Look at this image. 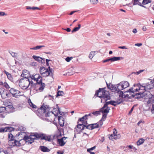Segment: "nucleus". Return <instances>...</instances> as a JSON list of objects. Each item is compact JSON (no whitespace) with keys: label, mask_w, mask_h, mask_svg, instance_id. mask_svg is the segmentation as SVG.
<instances>
[{"label":"nucleus","mask_w":154,"mask_h":154,"mask_svg":"<svg viewBox=\"0 0 154 154\" xmlns=\"http://www.w3.org/2000/svg\"><path fill=\"white\" fill-rule=\"evenodd\" d=\"M146 88L144 84L141 85L140 83H138L136 85H134V87L131 88L127 92L134 93V91L137 92L140 91V94H144L145 93L144 92L146 91Z\"/></svg>","instance_id":"f257e3e1"},{"label":"nucleus","mask_w":154,"mask_h":154,"mask_svg":"<svg viewBox=\"0 0 154 154\" xmlns=\"http://www.w3.org/2000/svg\"><path fill=\"white\" fill-rule=\"evenodd\" d=\"M33 84L32 80H30L29 79H21L20 80L19 83V86L23 89H26L28 88L30 84L31 86Z\"/></svg>","instance_id":"f03ea898"},{"label":"nucleus","mask_w":154,"mask_h":154,"mask_svg":"<svg viewBox=\"0 0 154 154\" xmlns=\"http://www.w3.org/2000/svg\"><path fill=\"white\" fill-rule=\"evenodd\" d=\"M49 109L48 106L43 104L38 110V112L43 116L49 117L51 115H53V113L52 112L48 111Z\"/></svg>","instance_id":"7ed1b4c3"},{"label":"nucleus","mask_w":154,"mask_h":154,"mask_svg":"<svg viewBox=\"0 0 154 154\" xmlns=\"http://www.w3.org/2000/svg\"><path fill=\"white\" fill-rule=\"evenodd\" d=\"M144 95L145 99H148L147 101V104H152L154 103V95L149 92H148L146 94H144Z\"/></svg>","instance_id":"20e7f679"},{"label":"nucleus","mask_w":154,"mask_h":154,"mask_svg":"<svg viewBox=\"0 0 154 154\" xmlns=\"http://www.w3.org/2000/svg\"><path fill=\"white\" fill-rule=\"evenodd\" d=\"M40 72L41 74L44 77H47L50 75V72L48 69L43 67L40 68Z\"/></svg>","instance_id":"39448f33"},{"label":"nucleus","mask_w":154,"mask_h":154,"mask_svg":"<svg viewBox=\"0 0 154 154\" xmlns=\"http://www.w3.org/2000/svg\"><path fill=\"white\" fill-rule=\"evenodd\" d=\"M85 129V125L83 124H78L76 126L75 128V132L77 134L80 133L82 131Z\"/></svg>","instance_id":"423d86ee"},{"label":"nucleus","mask_w":154,"mask_h":154,"mask_svg":"<svg viewBox=\"0 0 154 154\" xmlns=\"http://www.w3.org/2000/svg\"><path fill=\"white\" fill-rule=\"evenodd\" d=\"M10 92L12 94L13 96L16 98L18 97V96H20L21 92L18 90L14 89V88H11L10 90Z\"/></svg>","instance_id":"0eeeda50"},{"label":"nucleus","mask_w":154,"mask_h":154,"mask_svg":"<svg viewBox=\"0 0 154 154\" xmlns=\"http://www.w3.org/2000/svg\"><path fill=\"white\" fill-rule=\"evenodd\" d=\"M102 96H98V97L102 98L106 102L108 100L110 99V94L109 91L105 90Z\"/></svg>","instance_id":"6e6552de"},{"label":"nucleus","mask_w":154,"mask_h":154,"mask_svg":"<svg viewBox=\"0 0 154 154\" xmlns=\"http://www.w3.org/2000/svg\"><path fill=\"white\" fill-rule=\"evenodd\" d=\"M144 84L146 88V90L147 91L153 88L154 87V81L153 80H150L149 82Z\"/></svg>","instance_id":"1a4fd4ad"},{"label":"nucleus","mask_w":154,"mask_h":154,"mask_svg":"<svg viewBox=\"0 0 154 154\" xmlns=\"http://www.w3.org/2000/svg\"><path fill=\"white\" fill-rule=\"evenodd\" d=\"M35 86L36 87H38V89L40 91H42L45 87V84L42 82V81L39 82H38L35 84Z\"/></svg>","instance_id":"9d476101"},{"label":"nucleus","mask_w":154,"mask_h":154,"mask_svg":"<svg viewBox=\"0 0 154 154\" xmlns=\"http://www.w3.org/2000/svg\"><path fill=\"white\" fill-rule=\"evenodd\" d=\"M135 91H134V93H130L131 95V97H134L135 98L139 99L141 98H142L143 96H144V94H140V92H139L138 93H135Z\"/></svg>","instance_id":"9b49d317"},{"label":"nucleus","mask_w":154,"mask_h":154,"mask_svg":"<svg viewBox=\"0 0 154 154\" xmlns=\"http://www.w3.org/2000/svg\"><path fill=\"white\" fill-rule=\"evenodd\" d=\"M0 94L2 98L5 99L8 97V94L7 91L3 88H0Z\"/></svg>","instance_id":"f8f14e48"},{"label":"nucleus","mask_w":154,"mask_h":154,"mask_svg":"<svg viewBox=\"0 0 154 154\" xmlns=\"http://www.w3.org/2000/svg\"><path fill=\"white\" fill-rule=\"evenodd\" d=\"M43 134H38L35 133L33 134H31V138L32 139H39L42 137Z\"/></svg>","instance_id":"ddd939ff"},{"label":"nucleus","mask_w":154,"mask_h":154,"mask_svg":"<svg viewBox=\"0 0 154 154\" xmlns=\"http://www.w3.org/2000/svg\"><path fill=\"white\" fill-rule=\"evenodd\" d=\"M66 138L63 137L60 139H57L58 144L60 146H63L66 143Z\"/></svg>","instance_id":"4468645a"},{"label":"nucleus","mask_w":154,"mask_h":154,"mask_svg":"<svg viewBox=\"0 0 154 154\" xmlns=\"http://www.w3.org/2000/svg\"><path fill=\"white\" fill-rule=\"evenodd\" d=\"M119 85L121 86V88L124 89L129 86V84L127 81H122L119 84Z\"/></svg>","instance_id":"2eb2a0df"},{"label":"nucleus","mask_w":154,"mask_h":154,"mask_svg":"<svg viewBox=\"0 0 154 154\" xmlns=\"http://www.w3.org/2000/svg\"><path fill=\"white\" fill-rule=\"evenodd\" d=\"M107 87L108 88L113 91L116 92V85H112L110 84H107Z\"/></svg>","instance_id":"dca6fc26"},{"label":"nucleus","mask_w":154,"mask_h":154,"mask_svg":"<svg viewBox=\"0 0 154 154\" xmlns=\"http://www.w3.org/2000/svg\"><path fill=\"white\" fill-rule=\"evenodd\" d=\"M105 88H99V89L97 90L95 94L98 97V96H102L104 92H105Z\"/></svg>","instance_id":"f3484780"},{"label":"nucleus","mask_w":154,"mask_h":154,"mask_svg":"<svg viewBox=\"0 0 154 154\" xmlns=\"http://www.w3.org/2000/svg\"><path fill=\"white\" fill-rule=\"evenodd\" d=\"M142 1L143 0H134L132 1V3H133V5H138L143 6L142 5Z\"/></svg>","instance_id":"a211bd4d"},{"label":"nucleus","mask_w":154,"mask_h":154,"mask_svg":"<svg viewBox=\"0 0 154 154\" xmlns=\"http://www.w3.org/2000/svg\"><path fill=\"white\" fill-rule=\"evenodd\" d=\"M58 119L59 124L60 126L61 127L63 126L64 125V120L63 117L61 116H59Z\"/></svg>","instance_id":"6ab92c4d"},{"label":"nucleus","mask_w":154,"mask_h":154,"mask_svg":"<svg viewBox=\"0 0 154 154\" xmlns=\"http://www.w3.org/2000/svg\"><path fill=\"white\" fill-rule=\"evenodd\" d=\"M120 137V135L119 134H118L117 135H114L113 134H112L109 137V138L110 140H113L114 139H117L119 138Z\"/></svg>","instance_id":"aec40b11"},{"label":"nucleus","mask_w":154,"mask_h":154,"mask_svg":"<svg viewBox=\"0 0 154 154\" xmlns=\"http://www.w3.org/2000/svg\"><path fill=\"white\" fill-rule=\"evenodd\" d=\"M106 109L103 108V107L101 109L100 111L103 114H107L109 112V110H110V108L108 107H106Z\"/></svg>","instance_id":"412c9836"},{"label":"nucleus","mask_w":154,"mask_h":154,"mask_svg":"<svg viewBox=\"0 0 154 154\" xmlns=\"http://www.w3.org/2000/svg\"><path fill=\"white\" fill-rule=\"evenodd\" d=\"M114 103H115L114 101L111 100L109 101L106 102V103L104 104V106L103 107V108H105L106 107H108V105L109 104H111L113 106H115V105L113 104Z\"/></svg>","instance_id":"4be33fe9"},{"label":"nucleus","mask_w":154,"mask_h":154,"mask_svg":"<svg viewBox=\"0 0 154 154\" xmlns=\"http://www.w3.org/2000/svg\"><path fill=\"white\" fill-rule=\"evenodd\" d=\"M34 75L36 79V82H39L40 81H42V78L41 77L39 74H34Z\"/></svg>","instance_id":"5701e85b"},{"label":"nucleus","mask_w":154,"mask_h":154,"mask_svg":"<svg viewBox=\"0 0 154 154\" xmlns=\"http://www.w3.org/2000/svg\"><path fill=\"white\" fill-rule=\"evenodd\" d=\"M41 140H45L48 141H51V137L46 135L43 134L42 137L41 138Z\"/></svg>","instance_id":"b1692460"},{"label":"nucleus","mask_w":154,"mask_h":154,"mask_svg":"<svg viewBox=\"0 0 154 154\" xmlns=\"http://www.w3.org/2000/svg\"><path fill=\"white\" fill-rule=\"evenodd\" d=\"M39 149L41 150L43 152H48L50 151L47 147L44 146H40L39 147Z\"/></svg>","instance_id":"393cba45"},{"label":"nucleus","mask_w":154,"mask_h":154,"mask_svg":"<svg viewBox=\"0 0 154 154\" xmlns=\"http://www.w3.org/2000/svg\"><path fill=\"white\" fill-rule=\"evenodd\" d=\"M100 52V50L97 51H91L90 52L89 56V58L90 59H91L95 55V53H96Z\"/></svg>","instance_id":"a878e982"},{"label":"nucleus","mask_w":154,"mask_h":154,"mask_svg":"<svg viewBox=\"0 0 154 154\" xmlns=\"http://www.w3.org/2000/svg\"><path fill=\"white\" fill-rule=\"evenodd\" d=\"M4 72L6 74V75H7V77L8 79L11 80V81H13V79L12 77L11 74H10L9 72L6 71L5 70Z\"/></svg>","instance_id":"bb28decb"},{"label":"nucleus","mask_w":154,"mask_h":154,"mask_svg":"<svg viewBox=\"0 0 154 154\" xmlns=\"http://www.w3.org/2000/svg\"><path fill=\"white\" fill-rule=\"evenodd\" d=\"M11 143H12V145L13 146H19L20 145V143L19 142L15 140H14V141L11 142Z\"/></svg>","instance_id":"cd10ccee"},{"label":"nucleus","mask_w":154,"mask_h":154,"mask_svg":"<svg viewBox=\"0 0 154 154\" xmlns=\"http://www.w3.org/2000/svg\"><path fill=\"white\" fill-rule=\"evenodd\" d=\"M0 85H3V86L7 89H8L10 88L9 85L6 82H5L3 83L2 82H0Z\"/></svg>","instance_id":"c85d7f7f"},{"label":"nucleus","mask_w":154,"mask_h":154,"mask_svg":"<svg viewBox=\"0 0 154 154\" xmlns=\"http://www.w3.org/2000/svg\"><path fill=\"white\" fill-rule=\"evenodd\" d=\"M28 101L30 106L32 108H36V106L33 104L30 99L28 100Z\"/></svg>","instance_id":"c756f323"},{"label":"nucleus","mask_w":154,"mask_h":154,"mask_svg":"<svg viewBox=\"0 0 154 154\" xmlns=\"http://www.w3.org/2000/svg\"><path fill=\"white\" fill-rule=\"evenodd\" d=\"M121 57H113L111 58V60L112 62H113L119 60L121 59Z\"/></svg>","instance_id":"7c9ffc66"},{"label":"nucleus","mask_w":154,"mask_h":154,"mask_svg":"<svg viewBox=\"0 0 154 154\" xmlns=\"http://www.w3.org/2000/svg\"><path fill=\"white\" fill-rule=\"evenodd\" d=\"M8 137L9 140L10 141V142H11L12 141H14V136L11 133L8 134Z\"/></svg>","instance_id":"2f4dec72"},{"label":"nucleus","mask_w":154,"mask_h":154,"mask_svg":"<svg viewBox=\"0 0 154 154\" xmlns=\"http://www.w3.org/2000/svg\"><path fill=\"white\" fill-rule=\"evenodd\" d=\"M144 141V140L143 138L140 139L137 142V145H140L142 144Z\"/></svg>","instance_id":"473e14b6"},{"label":"nucleus","mask_w":154,"mask_h":154,"mask_svg":"<svg viewBox=\"0 0 154 154\" xmlns=\"http://www.w3.org/2000/svg\"><path fill=\"white\" fill-rule=\"evenodd\" d=\"M81 26L80 24H78V27L74 28L73 30L72 31V32L73 33L74 32L78 31L80 28Z\"/></svg>","instance_id":"72a5a7b5"},{"label":"nucleus","mask_w":154,"mask_h":154,"mask_svg":"<svg viewBox=\"0 0 154 154\" xmlns=\"http://www.w3.org/2000/svg\"><path fill=\"white\" fill-rule=\"evenodd\" d=\"M64 94L63 91H58L57 94L56 95V97L59 96H62Z\"/></svg>","instance_id":"f704fd0d"},{"label":"nucleus","mask_w":154,"mask_h":154,"mask_svg":"<svg viewBox=\"0 0 154 154\" xmlns=\"http://www.w3.org/2000/svg\"><path fill=\"white\" fill-rule=\"evenodd\" d=\"M95 147H96V146H95L92 148H91L89 149H87V151L88 152H89L91 154H95V153L94 152H91V150H93L94 149H95Z\"/></svg>","instance_id":"c9c22d12"},{"label":"nucleus","mask_w":154,"mask_h":154,"mask_svg":"<svg viewBox=\"0 0 154 154\" xmlns=\"http://www.w3.org/2000/svg\"><path fill=\"white\" fill-rule=\"evenodd\" d=\"M88 119V118H87V115H85L83 117H82L81 118H80L78 120V121H81L83 122L86 119Z\"/></svg>","instance_id":"e433bc0d"},{"label":"nucleus","mask_w":154,"mask_h":154,"mask_svg":"<svg viewBox=\"0 0 154 154\" xmlns=\"http://www.w3.org/2000/svg\"><path fill=\"white\" fill-rule=\"evenodd\" d=\"M9 53L13 57L15 58L17 57V54L16 53L11 52H9Z\"/></svg>","instance_id":"4c0bfd02"},{"label":"nucleus","mask_w":154,"mask_h":154,"mask_svg":"<svg viewBox=\"0 0 154 154\" xmlns=\"http://www.w3.org/2000/svg\"><path fill=\"white\" fill-rule=\"evenodd\" d=\"M151 0H143L142 4L143 5H146L149 3H151Z\"/></svg>","instance_id":"58836bf2"},{"label":"nucleus","mask_w":154,"mask_h":154,"mask_svg":"<svg viewBox=\"0 0 154 154\" xmlns=\"http://www.w3.org/2000/svg\"><path fill=\"white\" fill-rule=\"evenodd\" d=\"M99 124L97 123L91 124L92 129L98 127Z\"/></svg>","instance_id":"ea45409f"},{"label":"nucleus","mask_w":154,"mask_h":154,"mask_svg":"<svg viewBox=\"0 0 154 154\" xmlns=\"http://www.w3.org/2000/svg\"><path fill=\"white\" fill-rule=\"evenodd\" d=\"M0 153H4L5 154H8V152L6 150H5L3 149H0Z\"/></svg>","instance_id":"a19ab883"},{"label":"nucleus","mask_w":154,"mask_h":154,"mask_svg":"<svg viewBox=\"0 0 154 154\" xmlns=\"http://www.w3.org/2000/svg\"><path fill=\"white\" fill-rule=\"evenodd\" d=\"M48 69H49V72H50V75L51 77H53V73L52 72L53 69L52 68H51L50 66L48 67Z\"/></svg>","instance_id":"79ce46f5"},{"label":"nucleus","mask_w":154,"mask_h":154,"mask_svg":"<svg viewBox=\"0 0 154 154\" xmlns=\"http://www.w3.org/2000/svg\"><path fill=\"white\" fill-rule=\"evenodd\" d=\"M6 108L5 107L2 106L0 107V113L6 111Z\"/></svg>","instance_id":"37998d69"},{"label":"nucleus","mask_w":154,"mask_h":154,"mask_svg":"<svg viewBox=\"0 0 154 154\" xmlns=\"http://www.w3.org/2000/svg\"><path fill=\"white\" fill-rule=\"evenodd\" d=\"M101 112L100 110L99 111H96L94 112H93V116L94 115L96 116H97L100 114V112Z\"/></svg>","instance_id":"c03bdc74"},{"label":"nucleus","mask_w":154,"mask_h":154,"mask_svg":"<svg viewBox=\"0 0 154 154\" xmlns=\"http://www.w3.org/2000/svg\"><path fill=\"white\" fill-rule=\"evenodd\" d=\"M116 91L120 90H122L123 89L122 88H121V86L120 85H119V84H117V85H116Z\"/></svg>","instance_id":"a18cd8bd"},{"label":"nucleus","mask_w":154,"mask_h":154,"mask_svg":"<svg viewBox=\"0 0 154 154\" xmlns=\"http://www.w3.org/2000/svg\"><path fill=\"white\" fill-rule=\"evenodd\" d=\"M31 135H30L29 136H25L23 138V140H25V141L28 140H29L30 139H31Z\"/></svg>","instance_id":"49530a36"},{"label":"nucleus","mask_w":154,"mask_h":154,"mask_svg":"<svg viewBox=\"0 0 154 154\" xmlns=\"http://www.w3.org/2000/svg\"><path fill=\"white\" fill-rule=\"evenodd\" d=\"M34 139H30L26 141V143L28 144H31L34 142Z\"/></svg>","instance_id":"de8ad7c7"},{"label":"nucleus","mask_w":154,"mask_h":154,"mask_svg":"<svg viewBox=\"0 0 154 154\" xmlns=\"http://www.w3.org/2000/svg\"><path fill=\"white\" fill-rule=\"evenodd\" d=\"M88 129L89 130H92V128L91 124H90L88 125H85V129Z\"/></svg>","instance_id":"09e8293b"},{"label":"nucleus","mask_w":154,"mask_h":154,"mask_svg":"<svg viewBox=\"0 0 154 154\" xmlns=\"http://www.w3.org/2000/svg\"><path fill=\"white\" fill-rule=\"evenodd\" d=\"M17 129L18 131H25V128L23 126H20Z\"/></svg>","instance_id":"8fccbe9b"},{"label":"nucleus","mask_w":154,"mask_h":154,"mask_svg":"<svg viewBox=\"0 0 154 154\" xmlns=\"http://www.w3.org/2000/svg\"><path fill=\"white\" fill-rule=\"evenodd\" d=\"M116 92L119 94V96L120 97H122L123 96V93L122 91H121V90L116 91Z\"/></svg>","instance_id":"3c124183"},{"label":"nucleus","mask_w":154,"mask_h":154,"mask_svg":"<svg viewBox=\"0 0 154 154\" xmlns=\"http://www.w3.org/2000/svg\"><path fill=\"white\" fill-rule=\"evenodd\" d=\"M127 147L129 148V149H133V151L134 150H135V148L133 146L130 145L129 146H127ZM131 151H132V150H131Z\"/></svg>","instance_id":"603ef678"},{"label":"nucleus","mask_w":154,"mask_h":154,"mask_svg":"<svg viewBox=\"0 0 154 154\" xmlns=\"http://www.w3.org/2000/svg\"><path fill=\"white\" fill-rule=\"evenodd\" d=\"M91 2L93 4H95L98 2V0H90Z\"/></svg>","instance_id":"864d4df0"},{"label":"nucleus","mask_w":154,"mask_h":154,"mask_svg":"<svg viewBox=\"0 0 154 154\" xmlns=\"http://www.w3.org/2000/svg\"><path fill=\"white\" fill-rule=\"evenodd\" d=\"M73 58V57H67L66 59H65V60H66L67 62H69Z\"/></svg>","instance_id":"5fc2aeb1"},{"label":"nucleus","mask_w":154,"mask_h":154,"mask_svg":"<svg viewBox=\"0 0 154 154\" xmlns=\"http://www.w3.org/2000/svg\"><path fill=\"white\" fill-rule=\"evenodd\" d=\"M29 78H30V79L33 80L34 81H36V79L35 78V77L34 75H31L30 77Z\"/></svg>","instance_id":"6e6d98bb"},{"label":"nucleus","mask_w":154,"mask_h":154,"mask_svg":"<svg viewBox=\"0 0 154 154\" xmlns=\"http://www.w3.org/2000/svg\"><path fill=\"white\" fill-rule=\"evenodd\" d=\"M35 47L36 50H38V49H39L42 47H44L45 46L44 45L37 46Z\"/></svg>","instance_id":"4d7b16f0"},{"label":"nucleus","mask_w":154,"mask_h":154,"mask_svg":"<svg viewBox=\"0 0 154 154\" xmlns=\"http://www.w3.org/2000/svg\"><path fill=\"white\" fill-rule=\"evenodd\" d=\"M107 114H103V117H102V119H101L100 120V121H103V119L106 118V116H107Z\"/></svg>","instance_id":"13d9d810"},{"label":"nucleus","mask_w":154,"mask_h":154,"mask_svg":"<svg viewBox=\"0 0 154 154\" xmlns=\"http://www.w3.org/2000/svg\"><path fill=\"white\" fill-rule=\"evenodd\" d=\"M26 75V74H21V76L23 77L24 78V79H29V77H28V76H26V75Z\"/></svg>","instance_id":"bf43d9fd"},{"label":"nucleus","mask_w":154,"mask_h":154,"mask_svg":"<svg viewBox=\"0 0 154 154\" xmlns=\"http://www.w3.org/2000/svg\"><path fill=\"white\" fill-rule=\"evenodd\" d=\"M39 58H38L37 60H36L38 62H39V63H42V60H43V59L40 57H39Z\"/></svg>","instance_id":"052dcab7"},{"label":"nucleus","mask_w":154,"mask_h":154,"mask_svg":"<svg viewBox=\"0 0 154 154\" xmlns=\"http://www.w3.org/2000/svg\"><path fill=\"white\" fill-rule=\"evenodd\" d=\"M111 61V58H109V59H107L105 60H103V63H105L109 62V61Z\"/></svg>","instance_id":"680f3d73"},{"label":"nucleus","mask_w":154,"mask_h":154,"mask_svg":"<svg viewBox=\"0 0 154 154\" xmlns=\"http://www.w3.org/2000/svg\"><path fill=\"white\" fill-rule=\"evenodd\" d=\"M30 64L31 65L33 66H36L37 65V63L35 62H31Z\"/></svg>","instance_id":"e2e57ef3"},{"label":"nucleus","mask_w":154,"mask_h":154,"mask_svg":"<svg viewBox=\"0 0 154 154\" xmlns=\"http://www.w3.org/2000/svg\"><path fill=\"white\" fill-rule=\"evenodd\" d=\"M29 73L28 71L26 70H23V72L22 74H26L27 75Z\"/></svg>","instance_id":"0e129e2a"},{"label":"nucleus","mask_w":154,"mask_h":154,"mask_svg":"<svg viewBox=\"0 0 154 154\" xmlns=\"http://www.w3.org/2000/svg\"><path fill=\"white\" fill-rule=\"evenodd\" d=\"M113 134H114V135H117L116 134L117 133V131H116V129L115 128L113 129Z\"/></svg>","instance_id":"69168bd1"},{"label":"nucleus","mask_w":154,"mask_h":154,"mask_svg":"<svg viewBox=\"0 0 154 154\" xmlns=\"http://www.w3.org/2000/svg\"><path fill=\"white\" fill-rule=\"evenodd\" d=\"M33 58L35 60H37L38 59V58H39V57L36 56L35 55H33L32 56Z\"/></svg>","instance_id":"338daca9"},{"label":"nucleus","mask_w":154,"mask_h":154,"mask_svg":"<svg viewBox=\"0 0 154 154\" xmlns=\"http://www.w3.org/2000/svg\"><path fill=\"white\" fill-rule=\"evenodd\" d=\"M151 112L152 113H154V104H152V107L151 109Z\"/></svg>","instance_id":"774afa93"}]
</instances>
